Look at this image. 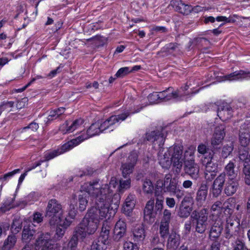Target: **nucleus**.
<instances>
[{
    "label": "nucleus",
    "instance_id": "obj_1",
    "mask_svg": "<svg viewBox=\"0 0 250 250\" xmlns=\"http://www.w3.org/2000/svg\"><path fill=\"white\" fill-rule=\"evenodd\" d=\"M113 206L110 209L104 208V204L99 201L96 203V206L92 207L81 223L75 228L74 234L67 243H64L60 250H76L78 237L85 238L87 235L94 234L96 231L100 220L109 219L114 215L120 204V197L117 194L113 200Z\"/></svg>",
    "mask_w": 250,
    "mask_h": 250
},
{
    "label": "nucleus",
    "instance_id": "obj_2",
    "mask_svg": "<svg viewBox=\"0 0 250 250\" xmlns=\"http://www.w3.org/2000/svg\"><path fill=\"white\" fill-rule=\"evenodd\" d=\"M117 181L115 177H112L109 184L103 185L101 188L100 185L98 182L92 183H86L82 187L89 195L95 198V203L101 201L104 205V208L108 209L111 208L113 206V200L115 195L118 193H113V189H115L117 186Z\"/></svg>",
    "mask_w": 250,
    "mask_h": 250
},
{
    "label": "nucleus",
    "instance_id": "obj_3",
    "mask_svg": "<svg viewBox=\"0 0 250 250\" xmlns=\"http://www.w3.org/2000/svg\"><path fill=\"white\" fill-rule=\"evenodd\" d=\"M62 215V205L55 199L50 200L46 208V216L50 218V224H58L61 221Z\"/></svg>",
    "mask_w": 250,
    "mask_h": 250
},
{
    "label": "nucleus",
    "instance_id": "obj_4",
    "mask_svg": "<svg viewBox=\"0 0 250 250\" xmlns=\"http://www.w3.org/2000/svg\"><path fill=\"white\" fill-rule=\"evenodd\" d=\"M193 220L196 221V231L200 233H204L208 227V211L207 208L199 211L194 210L191 215Z\"/></svg>",
    "mask_w": 250,
    "mask_h": 250
},
{
    "label": "nucleus",
    "instance_id": "obj_5",
    "mask_svg": "<svg viewBox=\"0 0 250 250\" xmlns=\"http://www.w3.org/2000/svg\"><path fill=\"white\" fill-rule=\"evenodd\" d=\"M183 146L181 145H174L168 149L169 156H171L173 165L176 168V171L178 173L180 172L183 166Z\"/></svg>",
    "mask_w": 250,
    "mask_h": 250
},
{
    "label": "nucleus",
    "instance_id": "obj_6",
    "mask_svg": "<svg viewBox=\"0 0 250 250\" xmlns=\"http://www.w3.org/2000/svg\"><path fill=\"white\" fill-rule=\"evenodd\" d=\"M239 222L236 220L234 217L229 216L226 219V223L225 227V237L227 239L237 235L239 230Z\"/></svg>",
    "mask_w": 250,
    "mask_h": 250
},
{
    "label": "nucleus",
    "instance_id": "obj_7",
    "mask_svg": "<svg viewBox=\"0 0 250 250\" xmlns=\"http://www.w3.org/2000/svg\"><path fill=\"white\" fill-rule=\"evenodd\" d=\"M162 186V189L164 192H171L176 194L181 190L178 188V182L175 178H172L171 174H167L165 175L164 181L160 182Z\"/></svg>",
    "mask_w": 250,
    "mask_h": 250
},
{
    "label": "nucleus",
    "instance_id": "obj_8",
    "mask_svg": "<svg viewBox=\"0 0 250 250\" xmlns=\"http://www.w3.org/2000/svg\"><path fill=\"white\" fill-rule=\"evenodd\" d=\"M146 139L151 142L154 146L157 145L159 148L163 146L165 141V137L163 133L159 130L146 132Z\"/></svg>",
    "mask_w": 250,
    "mask_h": 250
},
{
    "label": "nucleus",
    "instance_id": "obj_9",
    "mask_svg": "<svg viewBox=\"0 0 250 250\" xmlns=\"http://www.w3.org/2000/svg\"><path fill=\"white\" fill-rule=\"evenodd\" d=\"M184 169L192 179L197 180L199 176L200 168L194 159H187L184 161Z\"/></svg>",
    "mask_w": 250,
    "mask_h": 250
},
{
    "label": "nucleus",
    "instance_id": "obj_10",
    "mask_svg": "<svg viewBox=\"0 0 250 250\" xmlns=\"http://www.w3.org/2000/svg\"><path fill=\"white\" fill-rule=\"evenodd\" d=\"M225 130V126L222 124L216 126L214 128V133L210 139V144L213 148H217L222 144L226 135Z\"/></svg>",
    "mask_w": 250,
    "mask_h": 250
},
{
    "label": "nucleus",
    "instance_id": "obj_11",
    "mask_svg": "<svg viewBox=\"0 0 250 250\" xmlns=\"http://www.w3.org/2000/svg\"><path fill=\"white\" fill-rule=\"evenodd\" d=\"M210 161L208 162L206 165L204 171V177L208 181H211L214 179L218 172V165L212 161L213 154H209Z\"/></svg>",
    "mask_w": 250,
    "mask_h": 250
},
{
    "label": "nucleus",
    "instance_id": "obj_12",
    "mask_svg": "<svg viewBox=\"0 0 250 250\" xmlns=\"http://www.w3.org/2000/svg\"><path fill=\"white\" fill-rule=\"evenodd\" d=\"M83 123L84 120L82 118L77 119L71 124L67 121L60 126V131L63 134L72 132L80 128Z\"/></svg>",
    "mask_w": 250,
    "mask_h": 250
},
{
    "label": "nucleus",
    "instance_id": "obj_13",
    "mask_svg": "<svg viewBox=\"0 0 250 250\" xmlns=\"http://www.w3.org/2000/svg\"><path fill=\"white\" fill-rule=\"evenodd\" d=\"M183 96L180 90L174 91L171 87L160 92L161 102H167L172 99H181Z\"/></svg>",
    "mask_w": 250,
    "mask_h": 250
},
{
    "label": "nucleus",
    "instance_id": "obj_14",
    "mask_svg": "<svg viewBox=\"0 0 250 250\" xmlns=\"http://www.w3.org/2000/svg\"><path fill=\"white\" fill-rule=\"evenodd\" d=\"M250 79V71H246L243 70L236 71L229 75L223 77L224 81H238L243 79Z\"/></svg>",
    "mask_w": 250,
    "mask_h": 250
},
{
    "label": "nucleus",
    "instance_id": "obj_15",
    "mask_svg": "<svg viewBox=\"0 0 250 250\" xmlns=\"http://www.w3.org/2000/svg\"><path fill=\"white\" fill-rule=\"evenodd\" d=\"M126 225L123 220H119L115 225L113 230V238L116 241H119L126 233Z\"/></svg>",
    "mask_w": 250,
    "mask_h": 250
},
{
    "label": "nucleus",
    "instance_id": "obj_16",
    "mask_svg": "<svg viewBox=\"0 0 250 250\" xmlns=\"http://www.w3.org/2000/svg\"><path fill=\"white\" fill-rule=\"evenodd\" d=\"M171 5L176 11L184 15H188L191 13V6L183 3L181 0H172Z\"/></svg>",
    "mask_w": 250,
    "mask_h": 250
},
{
    "label": "nucleus",
    "instance_id": "obj_17",
    "mask_svg": "<svg viewBox=\"0 0 250 250\" xmlns=\"http://www.w3.org/2000/svg\"><path fill=\"white\" fill-rule=\"evenodd\" d=\"M232 108L226 103H222L218 108L217 115L223 121L229 119L232 116Z\"/></svg>",
    "mask_w": 250,
    "mask_h": 250
},
{
    "label": "nucleus",
    "instance_id": "obj_18",
    "mask_svg": "<svg viewBox=\"0 0 250 250\" xmlns=\"http://www.w3.org/2000/svg\"><path fill=\"white\" fill-rule=\"evenodd\" d=\"M154 200H149L144 208V219L148 223H152L155 217V214L153 212Z\"/></svg>",
    "mask_w": 250,
    "mask_h": 250
},
{
    "label": "nucleus",
    "instance_id": "obj_19",
    "mask_svg": "<svg viewBox=\"0 0 250 250\" xmlns=\"http://www.w3.org/2000/svg\"><path fill=\"white\" fill-rule=\"evenodd\" d=\"M238 187L239 183L237 180L229 178V180L226 183L224 192L227 196H232L236 193Z\"/></svg>",
    "mask_w": 250,
    "mask_h": 250
},
{
    "label": "nucleus",
    "instance_id": "obj_20",
    "mask_svg": "<svg viewBox=\"0 0 250 250\" xmlns=\"http://www.w3.org/2000/svg\"><path fill=\"white\" fill-rule=\"evenodd\" d=\"M208 192V187L207 184L202 183L197 192L196 197V200L199 206H202L205 202Z\"/></svg>",
    "mask_w": 250,
    "mask_h": 250
},
{
    "label": "nucleus",
    "instance_id": "obj_21",
    "mask_svg": "<svg viewBox=\"0 0 250 250\" xmlns=\"http://www.w3.org/2000/svg\"><path fill=\"white\" fill-rule=\"evenodd\" d=\"M180 237L175 231L169 234L167 244V248L169 250H175L180 245Z\"/></svg>",
    "mask_w": 250,
    "mask_h": 250
},
{
    "label": "nucleus",
    "instance_id": "obj_22",
    "mask_svg": "<svg viewBox=\"0 0 250 250\" xmlns=\"http://www.w3.org/2000/svg\"><path fill=\"white\" fill-rule=\"evenodd\" d=\"M102 133L100 128V123H95L92 124L88 129L87 130L85 134L83 133L82 135L80 136L81 138V140L83 141L93 137L95 135H99Z\"/></svg>",
    "mask_w": 250,
    "mask_h": 250
},
{
    "label": "nucleus",
    "instance_id": "obj_23",
    "mask_svg": "<svg viewBox=\"0 0 250 250\" xmlns=\"http://www.w3.org/2000/svg\"><path fill=\"white\" fill-rule=\"evenodd\" d=\"M37 234H39L38 237L36 240L35 246L36 249H39L41 247L43 248L44 245H46L50 242L51 237L50 234L48 233L44 234L42 232H38Z\"/></svg>",
    "mask_w": 250,
    "mask_h": 250
},
{
    "label": "nucleus",
    "instance_id": "obj_24",
    "mask_svg": "<svg viewBox=\"0 0 250 250\" xmlns=\"http://www.w3.org/2000/svg\"><path fill=\"white\" fill-rule=\"evenodd\" d=\"M192 200V198H185L182 201V205L180 207L178 212V215L181 218H187L188 217L192 211V208L188 205H186L185 203L187 202H190Z\"/></svg>",
    "mask_w": 250,
    "mask_h": 250
},
{
    "label": "nucleus",
    "instance_id": "obj_25",
    "mask_svg": "<svg viewBox=\"0 0 250 250\" xmlns=\"http://www.w3.org/2000/svg\"><path fill=\"white\" fill-rule=\"evenodd\" d=\"M133 240L135 242H142L146 237L145 230L143 225H139L134 227L132 230Z\"/></svg>",
    "mask_w": 250,
    "mask_h": 250
},
{
    "label": "nucleus",
    "instance_id": "obj_26",
    "mask_svg": "<svg viewBox=\"0 0 250 250\" xmlns=\"http://www.w3.org/2000/svg\"><path fill=\"white\" fill-rule=\"evenodd\" d=\"M34 227H35L34 224H29L24 227L22 234V238L24 241H30L36 234L37 231L33 229Z\"/></svg>",
    "mask_w": 250,
    "mask_h": 250
},
{
    "label": "nucleus",
    "instance_id": "obj_27",
    "mask_svg": "<svg viewBox=\"0 0 250 250\" xmlns=\"http://www.w3.org/2000/svg\"><path fill=\"white\" fill-rule=\"evenodd\" d=\"M135 196L129 194L125 199V205L123 206V212L126 215H129L135 207Z\"/></svg>",
    "mask_w": 250,
    "mask_h": 250
},
{
    "label": "nucleus",
    "instance_id": "obj_28",
    "mask_svg": "<svg viewBox=\"0 0 250 250\" xmlns=\"http://www.w3.org/2000/svg\"><path fill=\"white\" fill-rule=\"evenodd\" d=\"M239 140L241 146L244 147L248 146L250 141V131L248 128H241Z\"/></svg>",
    "mask_w": 250,
    "mask_h": 250
},
{
    "label": "nucleus",
    "instance_id": "obj_29",
    "mask_svg": "<svg viewBox=\"0 0 250 250\" xmlns=\"http://www.w3.org/2000/svg\"><path fill=\"white\" fill-rule=\"evenodd\" d=\"M82 140H81V138L80 137H78L76 139H72L64 145H63L61 148H59L60 150L61 153H63L64 152L70 150L73 148L75 146H77L79 144H80Z\"/></svg>",
    "mask_w": 250,
    "mask_h": 250
},
{
    "label": "nucleus",
    "instance_id": "obj_30",
    "mask_svg": "<svg viewBox=\"0 0 250 250\" xmlns=\"http://www.w3.org/2000/svg\"><path fill=\"white\" fill-rule=\"evenodd\" d=\"M109 243V240H105L102 237L94 241L91 246V250H105Z\"/></svg>",
    "mask_w": 250,
    "mask_h": 250
},
{
    "label": "nucleus",
    "instance_id": "obj_31",
    "mask_svg": "<svg viewBox=\"0 0 250 250\" xmlns=\"http://www.w3.org/2000/svg\"><path fill=\"white\" fill-rule=\"evenodd\" d=\"M223 227L220 222H215L211 227L209 236L213 238H218L222 232Z\"/></svg>",
    "mask_w": 250,
    "mask_h": 250
},
{
    "label": "nucleus",
    "instance_id": "obj_32",
    "mask_svg": "<svg viewBox=\"0 0 250 250\" xmlns=\"http://www.w3.org/2000/svg\"><path fill=\"white\" fill-rule=\"evenodd\" d=\"M140 111L139 109H135L134 111H131L130 110H127L124 113L117 115H112L111 116L112 121H113L114 124L116 123L125 121L127 117L130 116L131 114L138 113Z\"/></svg>",
    "mask_w": 250,
    "mask_h": 250
},
{
    "label": "nucleus",
    "instance_id": "obj_33",
    "mask_svg": "<svg viewBox=\"0 0 250 250\" xmlns=\"http://www.w3.org/2000/svg\"><path fill=\"white\" fill-rule=\"evenodd\" d=\"M235 165L232 161H229V163L225 167L224 171L225 175H227L229 178L233 179L237 176V171L235 170Z\"/></svg>",
    "mask_w": 250,
    "mask_h": 250
},
{
    "label": "nucleus",
    "instance_id": "obj_34",
    "mask_svg": "<svg viewBox=\"0 0 250 250\" xmlns=\"http://www.w3.org/2000/svg\"><path fill=\"white\" fill-rule=\"evenodd\" d=\"M111 228L110 223L107 220L104 221L102 227L101 234L99 237H102L105 240H109V237Z\"/></svg>",
    "mask_w": 250,
    "mask_h": 250
},
{
    "label": "nucleus",
    "instance_id": "obj_35",
    "mask_svg": "<svg viewBox=\"0 0 250 250\" xmlns=\"http://www.w3.org/2000/svg\"><path fill=\"white\" fill-rule=\"evenodd\" d=\"M155 196L156 197V204L155 209L157 211H161L163 208L164 197L163 194L155 191Z\"/></svg>",
    "mask_w": 250,
    "mask_h": 250
},
{
    "label": "nucleus",
    "instance_id": "obj_36",
    "mask_svg": "<svg viewBox=\"0 0 250 250\" xmlns=\"http://www.w3.org/2000/svg\"><path fill=\"white\" fill-rule=\"evenodd\" d=\"M159 164L164 168H168L170 166L172 162L171 158H170L166 153L161 155H159Z\"/></svg>",
    "mask_w": 250,
    "mask_h": 250
},
{
    "label": "nucleus",
    "instance_id": "obj_37",
    "mask_svg": "<svg viewBox=\"0 0 250 250\" xmlns=\"http://www.w3.org/2000/svg\"><path fill=\"white\" fill-rule=\"evenodd\" d=\"M223 210V203L220 200H217L214 202L211 208H210V212L213 214H218L221 213L222 210Z\"/></svg>",
    "mask_w": 250,
    "mask_h": 250
},
{
    "label": "nucleus",
    "instance_id": "obj_38",
    "mask_svg": "<svg viewBox=\"0 0 250 250\" xmlns=\"http://www.w3.org/2000/svg\"><path fill=\"white\" fill-rule=\"evenodd\" d=\"M232 250H247L245 242L240 238H237L231 243Z\"/></svg>",
    "mask_w": 250,
    "mask_h": 250
},
{
    "label": "nucleus",
    "instance_id": "obj_39",
    "mask_svg": "<svg viewBox=\"0 0 250 250\" xmlns=\"http://www.w3.org/2000/svg\"><path fill=\"white\" fill-rule=\"evenodd\" d=\"M134 168V167L131 165L127 164L126 163H123L121 167L123 176L125 178L127 176L133 172Z\"/></svg>",
    "mask_w": 250,
    "mask_h": 250
},
{
    "label": "nucleus",
    "instance_id": "obj_40",
    "mask_svg": "<svg viewBox=\"0 0 250 250\" xmlns=\"http://www.w3.org/2000/svg\"><path fill=\"white\" fill-rule=\"evenodd\" d=\"M79 209L81 211L84 210L88 204L86 194H82L79 195Z\"/></svg>",
    "mask_w": 250,
    "mask_h": 250
},
{
    "label": "nucleus",
    "instance_id": "obj_41",
    "mask_svg": "<svg viewBox=\"0 0 250 250\" xmlns=\"http://www.w3.org/2000/svg\"><path fill=\"white\" fill-rule=\"evenodd\" d=\"M233 150V144L232 143H230L229 145L227 144L225 145L221 151V156L222 158H227L232 152Z\"/></svg>",
    "mask_w": 250,
    "mask_h": 250
},
{
    "label": "nucleus",
    "instance_id": "obj_42",
    "mask_svg": "<svg viewBox=\"0 0 250 250\" xmlns=\"http://www.w3.org/2000/svg\"><path fill=\"white\" fill-rule=\"evenodd\" d=\"M169 223L160 222L159 226L160 234L161 237L165 238L169 233Z\"/></svg>",
    "mask_w": 250,
    "mask_h": 250
},
{
    "label": "nucleus",
    "instance_id": "obj_43",
    "mask_svg": "<svg viewBox=\"0 0 250 250\" xmlns=\"http://www.w3.org/2000/svg\"><path fill=\"white\" fill-rule=\"evenodd\" d=\"M154 187L151 181L149 179H146L143 185V191L146 194H150L153 192Z\"/></svg>",
    "mask_w": 250,
    "mask_h": 250
},
{
    "label": "nucleus",
    "instance_id": "obj_44",
    "mask_svg": "<svg viewBox=\"0 0 250 250\" xmlns=\"http://www.w3.org/2000/svg\"><path fill=\"white\" fill-rule=\"evenodd\" d=\"M138 155L136 151H132L126 159L125 163L135 167L138 161Z\"/></svg>",
    "mask_w": 250,
    "mask_h": 250
},
{
    "label": "nucleus",
    "instance_id": "obj_45",
    "mask_svg": "<svg viewBox=\"0 0 250 250\" xmlns=\"http://www.w3.org/2000/svg\"><path fill=\"white\" fill-rule=\"evenodd\" d=\"M226 181V176L225 173H220L214 180L213 184L223 188Z\"/></svg>",
    "mask_w": 250,
    "mask_h": 250
},
{
    "label": "nucleus",
    "instance_id": "obj_46",
    "mask_svg": "<svg viewBox=\"0 0 250 250\" xmlns=\"http://www.w3.org/2000/svg\"><path fill=\"white\" fill-rule=\"evenodd\" d=\"M16 242V237L14 235H9L5 241L3 247L5 249H10L14 247Z\"/></svg>",
    "mask_w": 250,
    "mask_h": 250
},
{
    "label": "nucleus",
    "instance_id": "obj_47",
    "mask_svg": "<svg viewBox=\"0 0 250 250\" xmlns=\"http://www.w3.org/2000/svg\"><path fill=\"white\" fill-rule=\"evenodd\" d=\"M234 201V200L233 198H229L223 203V209L225 211H227L230 215L233 212L231 208L232 207L231 203H233Z\"/></svg>",
    "mask_w": 250,
    "mask_h": 250
},
{
    "label": "nucleus",
    "instance_id": "obj_48",
    "mask_svg": "<svg viewBox=\"0 0 250 250\" xmlns=\"http://www.w3.org/2000/svg\"><path fill=\"white\" fill-rule=\"evenodd\" d=\"M238 157L240 161L247 163V160L249 158L248 151L246 148H239Z\"/></svg>",
    "mask_w": 250,
    "mask_h": 250
},
{
    "label": "nucleus",
    "instance_id": "obj_49",
    "mask_svg": "<svg viewBox=\"0 0 250 250\" xmlns=\"http://www.w3.org/2000/svg\"><path fill=\"white\" fill-rule=\"evenodd\" d=\"M131 185V180L128 179L127 180L121 179L120 180V185L119 187V191L123 192L125 190L129 188Z\"/></svg>",
    "mask_w": 250,
    "mask_h": 250
},
{
    "label": "nucleus",
    "instance_id": "obj_50",
    "mask_svg": "<svg viewBox=\"0 0 250 250\" xmlns=\"http://www.w3.org/2000/svg\"><path fill=\"white\" fill-rule=\"evenodd\" d=\"M148 100L151 104L161 102L160 92H153L150 94L148 96Z\"/></svg>",
    "mask_w": 250,
    "mask_h": 250
},
{
    "label": "nucleus",
    "instance_id": "obj_51",
    "mask_svg": "<svg viewBox=\"0 0 250 250\" xmlns=\"http://www.w3.org/2000/svg\"><path fill=\"white\" fill-rule=\"evenodd\" d=\"M171 219V211L168 209H165L162 214V219L161 222L169 223Z\"/></svg>",
    "mask_w": 250,
    "mask_h": 250
},
{
    "label": "nucleus",
    "instance_id": "obj_52",
    "mask_svg": "<svg viewBox=\"0 0 250 250\" xmlns=\"http://www.w3.org/2000/svg\"><path fill=\"white\" fill-rule=\"evenodd\" d=\"M222 189L223 188L218 187L217 186L212 184L210 191L213 197L217 198L221 194Z\"/></svg>",
    "mask_w": 250,
    "mask_h": 250
},
{
    "label": "nucleus",
    "instance_id": "obj_53",
    "mask_svg": "<svg viewBox=\"0 0 250 250\" xmlns=\"http://www.w3.org/2000/svg\"><path fill=\"white\" fill-rule=\"evenodd\" d=\"M195 148L194 146H190L185 150L184 153V159L185 160L187 159H194V155L195 152Z\"/></svg>",
    "mask_w": 250,
    "mask_h": 250
},
{
    "label": "nucleus",
    "instance_id": "obj_54",
    "mask_svg": "<svg viewBox=\"0 0 250 250\" xmlns=\"http://www.w3.org/2000/svg\"><path fill=\"white\" fill-rule=\"evenodd\" d=\"M111 116L102 123H100V128L102 133L104 130L109 128L111 125H114L113 121H111Z\"/></svg>",
    "mask_w": 250,
    "mask_h": 250
},
{
    "label": "nucleus",
    "instance_id": "obj_55",
    "mask_svg": "<svg viewBox=\"0 0 250 250\" xmlns=\"http://www.w3.org/2000/svg\"><path fill=\"white\" fill-rule=\"evenodd\" d=\"M61 154L62 153L59 149L54 150L52 151L47 152L44 154V161H49Z\"/></svg>",
    "mask_w": 250,
    "mask_h": 250
},
{
    "label": "nucleus",
    "instance_id": "obj_56",
    "mask_svg": "<svg viewBox=\"0 0 250 250\" xmlns=\"http://www.w3.org/2000/svg\"><path fill=\"white\" fill-rule=\"evenodd\" d=\"M179 44L177 43H169L166 44L163 48V51L167 52L169 53L172 52L176 51L179 48Z\"/></svg>",
    "mask_w": 250,
    "mask_h": 250
},
{
    "label": "nucleus",
    "instance_id": "obj_57",
    "mask_svg": "<svg viewBox=\"0 0 250 250\" xmlns=\"http://www.w3.org/2000/svg\"><path fill=\"white\" fill-rule=\"evenodd\" d=\"M130 73L128 67H122L119 69L115 74L117 78H122Z\"/></svg>",
    "mask_w": 250,
    "mask_h": 250
},
{
    "label": "nucleus",
    "instance_id": "obj_58",
    "mask_svg": "<svg viewBox=\"0 0 250 250\" xmlns=\"http://www.w3.org/2000/svg\"><path fill=\"white\" fill-rule=\"evenodd\" d=\"M21 228V223L19 220L15 219L13 220L11 229L13 232L17 233L19 232Z\"/></svg>",
    "mask_w": 250,
    "mask_h": 250
},
{
    "label": "nucleus",
    "instance_id": "obj_59",
    "mask_svg": "<svg viewBox=\"0 0 250 250\" xmlns=\"http://www.w3.org/2000/svg\"><path fill=\"white\" fill-rule=\"evenodd\" d=\"M124 249L125 250H138L139 248L137 244H134L131 242H125L124 244Z\"/></svg>",
    "mask_w": 250,
    "mask_h": 250
},
{
    "label": "nucleus",
    "instance_id": "obj_60",
    "mask_svg": "<svg viewBox=\"0 0 250 250\" xmlns=\"http://www.w3.org/2000/svg\"><path fill=\"white\" fill-rule=\"evenodd\" d=\"M43 221V217L42 214L39 212H36L33 214V222L31 224H34L36 226V224H39Z\"/></svg>",
    "mask_w": 250,
    "mask_h": 250
},
{
    "label": "nucleus",
    "instance_id": "obj_61",
    "mask_svg": "<svg viewBox=\"0 0 250 250\" xmlns=\"http://www.w3.org/2000/svg\"><path fill=\"white\" fill-rule=\"evenodd\" d=\"M14 103L12 101L3 102L0 104L1 108V113L6 110L8 107L12 108L14 106Z\"/></svg>",
    "mask_w": 250,
    "mask_h": 250
},
{
    "label": "nucleus",
    "instance_id": "obj_62",
    "mask_svg": "<svg viewBox=\"0 0 250 250\" xmlns=\"http://www.w3.org/2000/svg\"><path fill=\"white\" fill-rule=\"evenodd\" d=\"M208 149V147L206 145L201 144L198 146L197 151L199 153L204 155L207 152Z\"/></svg>",
    "mask_w": 250,
    "mask_h": 250
},
{
    "label": "nucleus",
    "instance_id": "obj_63",
    "mask_svg": "<svg viewBox=\"0 0 250 250\" xmlns=\"http://www.w3.org/2000/svg\"><path fill=\"white\" fill-rule=\"evenodd\" d=\"M62 216L61 221L59 222L57 224H59L63 228L65 229L68 226H69L72 222L71 220H69V219L67 217L65 218V219L63 221L62 223Z\"/></svg>",
    "mask_w": 250,
    "mask_h": 250
},
{
    "label": "nucleus",
    "instance_id": "obj_64",
    "mask_svg": "<svg viewBox=\"0 0 250 250\" xmlns=\"http://www.w3.org/2000/svg\"><path fill=\"white\" fill-rule=\"evenodd\" d=\"M27 101V100L26 98H23L21 100L19 101L16 105L17 108L18 109H20L24 107V106L26 104Z\"/></svg>",
    "mask_w": 250,
    "mask_h": 250
}]
</instances>
